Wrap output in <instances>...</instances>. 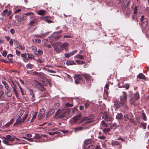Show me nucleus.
<instances>
[{"mask_svg": "<svg viewBox=\"0 0 149 149\" xmlns=\"http://www.w3.org/2000/svg\"><path fill=\"white\" fill-rule=\"evenodd\" d=\"M122 95L120 96V101L117 102L116 104H115V105L117 108L120 106H122L124 109H127L126 104L127 95V93L124 91L122 92Z\"/></svg>", "mask_w": 149, "mask_h": 149, "instance_id": "nucleus-1", "label": "nucleus"}, {"mask_svg": "<svg viewBox=\"0 0 149 149\" xmlns=\"http://www.w3.org/2000/svg\"><path fill=\"white\" fill-rule=\"evenodd\" d=\"M69 113V112L68 111L64 112L62 110L58 109L55 113L54 117H56V118H63L65 117L66 118H68L70 116Z\"/></svg>", "mask_w": 149, "mask_h": 149, "instance_id": "nucleus-2", "label": "nucleus"}, {"mask_svg": "<svg viewBox=\"0 0 149 149\" xmlns=\"http://www.w3.org/2000/svg\"><path fill=\"white\" fill-rule=\"evenodd\" d=\"M62 32L61 31L55 32L51 36L49 37V40L50 43L56 41L58 40L61 37L60 35H58Z\"/></svg>", "mask_w": 149, "mask_h": 149, "instance_id": "nucleus-3", "label": "nucleus"}, {"mask_svg": "<svg viewBox=\"0 0 149 149\" xmlns=\"http://www.w3.org/2000/svg\"><path fill=\"white\" fill-rule=\"evenodd\" d=\"M74 82L77 84L79 83H85V81L83 80V77L82 74H75L73 77Z\"/></svg>", "mask_w": 149, "mask_h": 149, "instance_id": "nucleus-4", "label": "nucleus"}, {"mask_svg": "<svg viewBox=\"0 0 149 149\" xmlns=\"http://www.w3.org/2000/svg\"><path fill=\"white\" fill-rule=\"evenodd\" d=\"M60 42H58L52 44V46L54 48V51L58 53L61 52L63 50L61 47L60 46Z\"/></svg>", "mask_w": 149, "mask_h": 149, "instance_id": "nucleus-5", "label": "nucleus"}, {"mask_svg": "<svg viewBox=\"0 0 149 149\" xmlns=\"http://www.w3.org/2000/svg\"><path fill=\"white\" fill-rule=\"evenodd\" d=\"M83 121H86L85 124H90L92 122H93V120L92 119H91L90 118L88 117H85L82 119L80 121L78 122L79 123H81Z\"/></svg>", "mask_w": 149, "mask_h": 149, "instance_id": "nucleus-6", "label": "nucleus"}, {"mask_svg": "<svg viewBox=\"0 0 149 149\" xmlns=\"http://www.w3.org/2000/svg\"><path fill=\"white\" fill-rule=\"evenodd\" d=\"M45 109H42L40 110L38 116V119L40 120L43 118L45 115Z\"/></svg>", "mask_w": 149, "mask_h": 149, "instance_id": "nucleus-7", "label": "nucleus"}, {"mask_svg": "<svg viewBox=\"0 0 149 149\" xmlns=\"http://www.w3.org/2000/svg\"><path fill=\"white\" fill-rule=\"evenodd\" d=\"M102 117L107 122H111L113 120L112 118L111 117L109 116L106 113H104Z\"/></svg>", "mask_w": 149, "mask_h": 149, "instance_id": "nucleus-8", "label": "nucleus"}, {"mask_svg": "<svg viewBox=\"0 0 149 149\" xmlns=\"http://www.w3.org/2000/svg\"><path fill=\"white\" fill-rule=\"evenodd\" d=\"M20 14V17L18 15H16L15 16V18H19V20L21 21H24L27 19V17L25 14L24 15Z\"/></svg>", "mask_w": 149, "mask_h": 149, "instance_id": "nucleus-9", "label": "nucleus"}, {"mask_svg": "<svg viewBox=\"0 0 149 149\" xmlns=\"http://www.w3.org/2000/svg\"><path fill=\"white\" fill-rule=\"evenodd\" d=\"M18 118V119L16 120V122L13 124L14 126H16L18 125H21L24 122V121L22 119V118Z\"/></svg>", "mask_w": 149, "mask_h": 149, "instance_id": "nucleus-10", "label": "nucleus"}, {"mask_svg": "<svg viewBox=\"0 0 149 149\" xmlns=\"http://www.w3.org/2000/svg\"><path fill=\"white\" fill-rule=\"evenodd\" d=\"M148 19L147 18H145L144 21H141V23L139 24H141L142 27L143 28H146L147 26Z\"/></svg>", "mask_w": 149, "mask_h": 149, "instance_id": "nucleus-11", "label": "nucleus"}, {"mask_svg": "<svg viewBox=\"0 0 149 149\" xmlns=\"http://www.w3.org/2000/svg\"><path fill=\"white\" fill-rule=\"evenodd\" d=\"M14 122V119L13 118L11 119L10 122H8L4 125L3 126V128H7L11 124H12Z\"/></svg>", "mask_w": 149, "mask_h": 149, "instance_id": "nucleus-12", "label": "nucleus"}, {"mask_svg": "<svg viewBox=\"0 0 149 149\" xmlns=\"http://www.w3.org/2000/svg\"><path fill=\"white\" fill-rule=\"evenodd\" d=\"M98 138L102 140H104L106 139V137L104 135V133L101 131L99 132Z\"/></svg>", "mask_w": 149, "mask_h": 149, "instance_id": "nucleus-13", "label": "nucleus"}, {"mask_svg": "<svg viewBox=\"0 0 149 149\" xmlns=\"http://www.w3.org/2000/svg\"><path fill=\"white\" fill-rule=\"evenodd\" d=\"M38 22V18L35 17L33 18L32 20H31L29 23V25H32L34 24H36Z\"/></svg>", "mask_w": 149, "mask_h": 149, "instance_id": "nucleus-14", "label": "nucleus"}, {"mask_svg": "<svg viewBox=\"0 0 149 149\" xmlns=\"http://www.w3.org/2000/svg\"><path fill=\"white\" fill-rule=\"evenodd\" d=\"M85 129H86L85 127H79L74 128H73V130L75 131V132H77L80 131L82 130H84Z\"/></svg>", "mask_w": 149, "mask_h": 149, "instance_id": "nucleus-15", "label": "nucleus"}, {"mask_svg": "<svg viewBox=\"0 0 149 149\" xmlns=\"http://www.w3.org/2000/svg\"><path fill=\"white\" fill-rule=\"evenodd\" d=\"M36 86L41 91H43L44 88L43 86L40 83L37 82L36 84Z\"/></svg>", "mask_w": 149, "mask_h": 149, "instance_id": "nucleus-16", "label": "nucleus"}, {"mask_svg": "<svg viewBox=\"0 0 149 149\" xmlns=\"http://www.w3.org/2000/svg\"><path fill=\"white\" fill-rule=\"evenodd\" d=\"M48 32H47L45 33H40L39 34H36L35 35V36L37 38L40 37L41 38H44L47 35L49 34Z\"/></svg>", "mask_w": 149, "mask_h": 149, "instance_id": "nucleus-17", "label": "nucleus"}, {"mask_svg": "<svg viewBox=\"0 0 149 149\" xmlns=\"http://www.w3.org/2000/svg\"><path fill=\"white\" fill-rule=\"evenodd\" d=\"M7 91L6 92L5 95H6L7 97H10L12 95L13 92L12 91H10L9 88L6 89Z\"/></svg>", "mask_w": 149, "mask_h": 149, "instance_id": "nucleus-18", "label": "nucleus"}, {"mask_svg": "<svg viewBox=\"0 0 149 149\" xmlns=\"http://www.w3.org/2000/svg\"><path fill=\"white\" fill-rule=\"evenodd\" d=\"M55 112V108H52L50 109L49 111H48L47 114L46 115V116L47 117L50 115L52 114Z\"/></svg>", "mask_w": 149, "mask_h": 149, "instance_id": "nucleus-19", "label": "nucleus"}, {"mask_svg": "<svg viewBox=\"0 0 149 149\" xmlns=\"http://www.w3.org/2000/svg\"><path fill=\"white\" fill-rule=\"evenodd\" d=\"M66 64L68 65H76V63L72 60H68L66 61Z\"/></svg>", "mask_w": 149, "mask_h": 149, "instance_id": "nucleus-20", "label": "nucleus"}, {"mask_svg": "<svg viewBox=\"0 0 149 149\" xmlns=\"http://www.w3.org/2000/svg\"><path fill=\"white\" fill-rule=\"evenodd\" d=\"M7 140L10 141H13L15 140L14 137L12 138V136L9 135H7L5 137Z\"/></svg>", "mask_w": 149, "mask_h": 149, "instance_id": "nucleus-21", "label": "nucleus"}, {"mask_svg": "<svg viewBox=\"0 0 149 149\" xmlns=\"http://www.w3.org/2000/svg\"><path fill=\"white\" fill-rule=\"evenodd\" d=\"M83 77H84L86 79V80H89L91 79V77L88 74L85 73L84 74H82Z\"/></svg>", "mask_w": 149, "mask_h": 149, "instance_id": "nucleus-22", "label": "nucleus"}, {"mask_svg": "<svg viewBox=\"0 0 149 149\" xmlns=\"http://www.w3.org/2000/svg\"><path fill=\"white\" fill-rule=\"evenodd\" d=\"M45 10H41L38 11L37 13V14L40 15H45Z\"/></svg>", "mask_w": 149, "mask_h": 149, "instance_id": "nucleus-23", "label": "nucleus"}, {"mask_svg": "<svg viewBox=\"0 0 149 149\" xmlns=\"http://www.w3.org/2000/svg\"><path fill=\"white\" fill-rule=\"evenodd\" d=\"M68 44L67 43H65L62 44H60V46L61 47L63 50L65 49V48H67L68 46Z\"/></svg>", "mask_w": 149, "mask_h": 149, "instance_id": "nucleus-24", "label": "nucleus"}, {"mask_svg": "<svg viewBox=\"0 0 149 149\" xmlns=\"http://www.w3.org/2000/svg\"><path fill=\"white\" fill-rule=\"evenodd\" d=\"M68 44L67 43H65L62 44H60V46L61 47L63 50L65 49V48H67L68 46Z\"/></svg>", "mask_w": 149, "mask_h": 149, "instance_id": "nucleus-25", "label": "nucleus"}, {"mask_svg": "<svg viewBox=\"0 0 149 149\" xmlns=\"http://www.w3.org/2000/svg\"><path fill=\"white\" fill-rule=\"evenodd\" d=\"M93 142V141L91 139H87L85 141L84 143L86 145H88Z\"/></svg>", "mask_w": 149, "mask_h": 149, "instance_id": "nucleus-26", "label": "nucleus"}, {"mask_svg": "<svg viewBox=\"0 0 149 149\" xmlns=\"http://www.w3.org/2000/svg\"><path fill=\"white\" fill-rule=\"evenodd\" d=\"M123 115L121 113H118L116 116V118L118 120L122 119L123 118Z\"/></svg>", "mask_w": 149, "mask_h": 149, "instance_id": "nucleus-27", "label": "nucleus"}, {"mask_svg": "<svg viewBox=\"0 0 149 149\" xmlns=\"http://www.w3.org/2000/svg\"><path fill=\"white\" fill-rule=\"evenodd\" d=\"M139 127H142L143 129L145 130L146 128L147 123H140Z\"/></svg>", "mask_w": 149, "mask_h": 149, "instance_id": "nucleus-28", "label": "nucleus"}, {"mask_svg": "<svg viewBox=\"0 0 149 149\" xmlns=\"http://www.w3.org/2000/svg\"><path fill=\"white\" fill-rule=\"evenodd\" d=\"M137 77L138 78L141 79H146L145 76L142 73H139Z\"/></svg>", "mask_w": 149, "mask_h": 149, "instance_id": "nucleus-29", "label": "nucleus"}, {"mask_svg": "<svg viewBox=\"0 0 149 149\" xmlns=\"http://www.w3.org/2000/svg\"><path fill=\"white\" fill-rule=\"evenodd\" d=\"M24 111L23 110H20L18 112L17 114L19 116V118H20L22 116L24 113Z\"/></svg>", "mask_w": 149, "mask_h": 149, "instance_id": "nucleus-30", "label": "nucleus"}, {"mask_svg": "<svg viewBox=\"0 0 149 149\" xmlns=\"http://www.w3.org/2000/svg\"><path fill=\"white\" fill-rule=\"evenodd\" d=\"M134 100L138 99L139 97V94L138 92H136L134 94Z\"/></svg>", "mask_w": 149, "mask_h": 149, "instance_id": "nucleus-31", "label": "nucleus"}, {"mask_svg": "<svg viewBox=\"0 0 149 149\" xmlns=\"http://www.w3.org/2000/svg\"><path fill=\"white\" fill-rule=\"evenodd\" d=\"M16 88L15 87H12L14 94L17 97L18 94L16 91Z\"/></svg>", "mask_w": 149, "mask_h": 149, "instance_id": "nucleus-32", "label": "nucleus"}, {"mask_svg": "<svg viewBox=\"0 0 149 149\" xmlns=\"http://www.w3.org/2000/svg\"><path fill=\"white\" fill-rule=\"evenodd\" d=\"M109 89V85L108 84H106L105 86L104 87V93H106L107 95H108V92H107V90H108Z\"/></svg>", "mask_w": 149, "mask_h": 149, "instance_id": "nucleus-33", "label": "nucleus"}, {"mask_svg": "<svg viewBox=\"0 0 149 149\" xmlns=\"http://www.w3.org/2000/svg\"><path fill=\"white\" fill-rule=\"evenodd\" d=\"M110 128L111 129H115L117 127V125L116 123H114L110 126Z\"/></svg>", "mask_w": 149, "mask_h": 149, "instance_id": "nucleus-34", "label": "nucleus"}, {"mask_svg": "<svg viewBox=\"0 0 149 149\" xmlns=\"http://www.w3.org/2000/svg\"><path fill=\"white\" fill-rule=\"evenodd\" d=\"M74 58H77L80 59H84V58L82 55H81L79 54H77L75 56H74Z\"/></svg>", "mask_w": 149, "mask_h": 149, "instance_id": "nucleus-35", "label": "nucleus"}, {"mask_svg": "<svg viewBox=\"0 0 149 149\" xmlns=\"http://www.w3.org/2000/svg\"><path fill=\"white\" fill-rule=\"evenodd\" d=\"M8 10L6 9L3 11L2 14V15L4 17H7Z\"/></svg>", "mask_w": 149, "mask_h": 149, "instance_id": "nucleus-36", "label": "nucleus"}, {"mask_svg": "<svg viewBox=\"0 0 149 149\" xmlns=\"http://www.w3.org/2000/svg\"><path fill=\"white\" fill-rule=\"evenodd\" d=\"M123 120L125 121H127L129 120V116L127 114H125L124 115Z\"/></svg>", "mask_w": 149, "mask_h": 149, "instance_id": "nucleus-37", "label": "nucleus"}, {"mask_svg": "<svg viewBox=\"0 0 149 149\" xmlns=\"http://www.w3.org/2000/svg\"><path fill=\"white\" fill-rule=\"evenodd\" d=\"M119 144V142L117 141H113L111 142V145L113 146L118 145Z\"/></svg>", "mask_w": 149, "mask_h": 149, "instance_id": "nucleus-38", "label": "nucleus"}, {"mask_svg": "<svg viewBox=\"0 0 149 149\" xmlns=\"http://www.w3.org/2000/svg\"><path fill=\"white\" fill-rule=\"evenodd\" d=\"M110 130V128H105L103 130V131L104 132L105 134H107L108 133H109Z\"/></svg>", "mask_w": 149, "mask_h": 149, "instance_id": "nucleus-39", "label": "nucleus"}, {"mask_svg": "<svg viewBox=\"0 0 149 149\" xmlns=\"http://www.w3.org/2000/svg\"><path fill=\"white\" fill-rule=\"evenodd\" d=\"M101 126L104 127H107L108 126L107 125L106 123L103 120H102L101 122Z\"/></svg>", "mask_w": 149, "mask_h": 149, "instance_id": "nucleus-40", "label": "nucleus"}, {"mask_svg": "<svg viewBox=\"0 0 149 149\" xmlns=\"http://www.w3.org/2000/svg\"><path fill=\"white\" fill-rule=\"evenodd\" d=\"M5 95L4 91L2 89L0 91V98H2Z\"/></svg>", "mask_w": 149, "mask_h": 149, "instance_id": "nucleus-41", "label": "nucleus"}, {"mask_svg": "<svg viewBox=\"0 0 149 149\" xmlns=\"http://www.w3.org/2000/svg\"><path fill=\"white\" fill-rule=\"evenodd\" d=\"M130 121L132 123H133L134 125H136V122L134 121V118H131L129 119Z\"/></svg>", "mask_w": 149, "mask_h": 149, "instance_id": "nucleus-42", "label": "nucleus"}, {"mask_svg": "<svg viewBox=\"0 0 149 149\" xmlns=\"http://www.w3.org/2000/svg\"><path fill=\"white\" fill-rule=\"evenodd\" d=\"M27 54L28 55V58L31 60L33 59L34 56L32 54H29V53H27Z\"/></svg>", "mask_w": 149, "mask_h": 149, "instance_id": "nucleus-43", "label": "nucleus"}, {"mask_svg": "<svg viewBox=\"0 0 149 149\" xmlns=\"http://www.w3.org/2000/svg\"><path fill=\"white\" fill-rule=\"evenodd\" d=\"M142 115L143 119L144 121L147 120V118L145 113H143L142 114Z\"/></svg>", "mask_w": 149, "mask_h": 149, "instance_id": "nucleus-44", "label": "nucleus"}, {"mask_svg": "<svg viewBox=\"0 0 149 149\" xmlns=\"http://www.w3.org/2000/svg\"><path fill=\"white\" fill-rule=\"evenodd\" d=\"M45 70L48 72H50L51 73H55L56 72V71L52 70H50L48 68H45Z\"/></svg>", "mask_w": 149, "mask_h": 149, "instance_id": "nucleus-45", "label": "nucleus"}, {"mask_svg": "<svg viewBox=\"0 0 149 149\" xmlns=\"http://www.w3.org/2000/svg\"><path fill=\"white\" fill-rule=\"evenodd\" d=\"M26 67L28 69H32L33 67V65L30 63H29L26 65Z\"/></svg>", "mask_w": 149, "mask_h": 149, "instance_id": "nucleus-46", "label": "nucleus"}, {"mask_svg": "<svg viewBox=\"0 0 149 149\" xmlns=\"http://www.w3.org/2000/svg\"><path fill=\"white\" fill-rule=\"evenodd\" d=\"M2 83L4 85L5 88L6 89L9 88L7 83L6 81H2Z\"/></svg>", "mask_w": 149, "mask_h": 149, "instance_id": "nucleus-47", "label": "nucleus"}, {"mask_svg": "<svg viewBox=\"0 0 149 149\" xmlns=\"http://www.w3.org/2000/svg\"><path fill=\"white\" fill-rule=\"evenodd\" d=\"M136 123H138L139 124H140L141 120L140 117L139 116L136 117Z\"/></svg>", "mask_w": 149, "mask_h": 149, "instance_id": "nucleus-48", "label": "nucleus"}, {"mask_svg": "<svg viewBox=\"0 0 149 149\" xmlns=\"http://www.w3.org/2000/svg\"><path fill=\"white\" fill-rule=\"evenodd\" d=\"M75 61L77 63V64L78 65L83 64L85 63V62L84 61L79 60H76Z\"/></svg>", "mask_w": 149, "mask_h": 149, "instance_id": "nucleus-49", "label": "nucleus"}, {"mask_svg": "<svg viewBox=\"0 0 149 149\" xmlns=\"http://www.w3.org/2000/svg\"><path fill=\"white\" fill-rule=\"evenodd\" d=\"M94 148L95 146L94 145L91 144L88 146L87 149H94Z\"/></svg>", "mask_w": 149, "mask_h": 149, "instance_id": "nucleus-50", "label": "nucleus"}, {"mask_svg": "<svg viewBox=\"0 0 149 149\" xmlns=\"http://www.w3.org/2000/svg\"><path fill=\"white\" fill-rule=\"evenodd\" d=\"M22 138H24L25 139H26L29 141L32 142V141H33V140L32 138H28L25 136H23V137H22Z\"/></svg>", "mask_w": 149, "mask_h": 149, "instance_id": "nucleus-51", "label": "nucleus"}, {"mask_svg": "<svg viewBox=\"0 0 149 149\" xmlns=\"http://www.w3.org/2000/svg\"><path fill=\"white\" fill-rule=\"evenodd\" d=\"M43 18L44 20L47 22L48 23H49L51 22H52V21L50 20H48L47 19V17H44Z\"/></svg>", "mask_w": 149, "mask_h": 149, "instance_id": "nucleus-52", "label": "nucleus"}, {"mask_svg": "<svg viewBox=\"0 0 149 149\" xmlns=\"http://www.w3.org/2000/svg\"><path fill=\"white\" fill-rule=\"evenodd\" d=\"M31 97V100L32 102H33L35 100L34 95H33L30 96Z\"/></svg>", "mask_w": 149, "mask_h": 149, "instance_id": "nucleus-53", "label": "nucleus"}, {"mask_svg": "<svg viewBox=\"0 0 149 149\" xmlns=\"http://www.w3.org/2000/svg\"><path fill=\"white\" fill-rule=\"evenodd\" d=\"M58 132L57 131L54 132H49V134L50 135H54L56 134H58Z\"/></svg>", "mask_w": 149, "mask_h": 149, "instance_id": "nucleus-54", "label": "nucleus"}, {"mask_svg": "<svg viewBox=\"0 0 149 149\" xmlns=\"http://www.w3.org/2000/svg\"><path fill=\"white\" fill-rule=\"evenodd\" d=\"M3 143L5 144H7L8 143V140H7L6 138L4 137L3 140Z\"/></svg>", "mask_w": 149, "mask_h": 149, "instance_id": "nucleus-55", "label": "nucleus"}, {"mask_svg": "<svg viewBox=\"0 0 149 149\" xmlns=\"http://www.w3.org/2000/svg\"><path fill=\"white\" fill-rule=\"evenodd\" d=\"M77 50H74L72 52H70V54L71 56L74 55L77 52Z\"/></svg>", "mask_w": 149, "mask_h": 149, "instance_id": "nucleus-56", "label": "nucleus"}, {"mask_svg": "<svg viewBox=\"0 0 149 149\" xmlns=\"http://www.w3.org/2000/svg\"><path fill=\"white\" fill-rule=\"evenodd\" d=\"M64 56L65 57L67 58H68L71 56L70 54V53H65L64 54Z\"/></svg>", "mask_w": 149, "mask_h": 149, "instance_id": "nucleus-57", "label": "nucleus"}, {"mask_svg": "<svg viewBox=\"0 0 149 149\" xmlns=\"http://www.w3.org/2000/svg\"><path fill=\"white\" fill-rule=\"evenodd\" d=\"M38 52L39 55H41L43 54V52L40 49L38 50Z\"/></svg>", "mask_w": 149, "mask_h": 149, "instance_id": "nucleus-58", "label": "nucleus"}, {"mask_svg": "<svg viewBox=\"0 0 149 149\" xmlns=\"http://www.w3.org/2000/svg\"><path fill=\"white\" fill-rule=\"evenodd\" d=\"M26 16H31V15H33V13L32 12H29V13H28L26 14H25Z\"/></svg>", "mask_w": 149, "mask_h": 149, "instance_id": "nucleus-59", "label": "nucleus"}, {"mask_svg": "<svg viewBox=\"0 0 149 149\" xmlns=\"http://www.w3.org/2000/svg\"><path fill=\"white\" fill-rule=\"evenodd\" d=\"M59 106V104L58 103H56L54 104V107L56 109Z\"/></svg>", "mask_w": 149, "mask_h": 149, "instance_id": "nucleus-60", "label": "nucleus"}, {"mask_svg": "<svg viewBox=\"0 0 149 149\" xmlns=\"http://www.w3.org/2000/svg\"><path fill=\"white\" fill-rule=\"evenodd\" d=\"M137 10V8L136 6H135L134 9V13L135 14L136 13Z\"/></svg>", "mask_w": 149, "mask_h": 149, "instance_id": "nucleus-61", "label": "nucleus"}, {"mask_svg": "<svg viewBox=\"0 0 149 149\" xmlns=\"http://www.w3.org/2000/svg\"><path fill=\"white\" fill-rule=\"evenodd\" d=\"M35 42L36 43H39L41 42V40L40 39H37L35 40Z\"/></svg>", "mask_w": 149, "mask_h": 149, "instance_id": "nucleus-62", "label": "nucleus"}, {"mask_svg": "<svg viewBox=\"0 0 149 149\" xmlns=\"http://www.w3.org/2000/svg\"><path fill=\"white\" fill-rule=\"evenodd\" d=\"M10 32L11 34H13L14 33L15 31L13 29H11L10 30Z\"/></svg>", "mask_w": 149, "mask_h": 149, "instance_id": "nucleus-63", "label": "nucleus"}, {"mask_svg": "<svg viewBox=\"0 0 149 149\" xmlns=\"http://www.w3.org/2000/svg\"><path fill=\"white\" fill-rule=\"evenodd\" d=\"M21 56L22 57L25 58L26 57V53L22 54H21Z\"/></svg>", "mask_w": 149, "mask_h": 149, "instance_id": "nucleus-64", "label": "nucleus"}]
</instances>
